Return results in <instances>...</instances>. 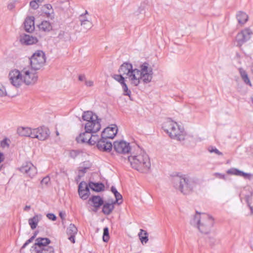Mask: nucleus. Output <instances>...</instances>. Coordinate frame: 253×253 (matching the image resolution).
Returning <instances> with one entry per match:
<instances>
[{"instance_id": "1", "label": "nucleus", "mask_w": 253, "mask_h": 253, "mask_svg": "<svg viewBox=\"0 0 253 253\" xmlns=\"http://www.w3.org/2000/svg\"><path fill=\"white\" fill-rule=\"evenodd\" d=\"M118 72L126 74V78L128 79L131 85L136 86L142 82L144 84L149 83L153 78V69L149 64L144 62L139 69H133L131 63H124L120 67Z\"/></svg>"}, {"instance_id": "2", "label": "nucleus", "mask_w": 253, "mask_h": 253, "mask_svg": "<svg viewBox=\"0 0 253 253\" xmlns=\"http://www.w3.org/2000/svg\"><path fill=\"white\" fill-rule=\"evenodd\" d=\"M214 223L213 217L205 212H199L196 211L191 224L198 228L202 234H209Z\"/></svg>"}, {"instance_id": "3", "label": "nucleus", "mask_w": 253, "mask_h": 253, "mask_svg": "<svg viewBox=\"0 0 253 253\" xmlns=\"http://www.w3.org/2000/svg\"><path fill=\"white\" fill-rule=\"evenodd\" d=\"M131 167L142 173L147 172L151 167V162L148 155L143 151L140 150L129 156L128 158Z\"/></svg>"}, {"instance_id": "4", "label": "nucleus", "mask_w": 253, "mask_h": 253, "mask_svg": "<svg viewBox=\"0 0 253 253\" xmlns=\"http://www.w3.org/2000/svg\"><path fill=\"white\" fill-rule=\"evenodd\" d=\"M163 128L171 138L179 141L185 139L186 132L183 127L180 126L176 122L168 119L163 124Z\"/></svg>"}, {"instance_id": "5", "label": "nucleus", "mask_w": 253, "mask_h": 253, "mask_svg": "<svg viewBox=\"0 0 253 253\" xmlns=\"http://www.w3.org/2000/svg\"><path fill=\"white\" fill-rule=\"evenodd\" d=\"M174 187L180 191L184 195L188 194L190 192L189 179L185 175H177L172 178Z\"/></svg>"}, {"instance_id": "6", "label": "nucleus", "mask_w": 253, "mask_h": 253, "mask_svg": "<svg viewBox=\"0 0 253 253\" xmlns=\"http://www.w3.org/2000/svg\"><path fill=\"white\" fill-rule=\"evenodd\" d=\"M32 69L35 71L40 70L45 62L44 53L41 50H38L30 58Z\"/></svg>"}, {"instance_id": "7", "label": "nucleus", "mask_w": 253, "mask_h": 253, "mask_svg": "<svg viewBox=\"0 0 253 253\" xmlns=\"http://www.w3.org/2000/svg\"><path fill=\"white\" fill-rule=\"evenodd\" d=\"M33 70L29 67H25L22 70L23 83L26 85L34 84L37 81L38 76Z\"/></svg>"}, {"instance_id": "8", "label": "nucleus", "mask_w": 253, "mask_h": 253, "mask_svg": "<svg viewBox=\"0 0 253 253\" xmlns=\"http://www.w3.org/2000/svg\"><path fill=\"white\" fill-rule=\"evenodd\" d=\"M8 79L10 84L16 87H20L23 84L22 70L17 69L11 70L8 74Z\"/></svg>"}, {"instance_id": "9", "label": "nucleus", "mask_w": 253, "mask_h": 253, "mask_svg": "<svg viewBox=\"0 0 253 253\" xmlns=\"http://www.w3.org/2000/svg\"><path fill=\"white\" fill-rule=\"evenodd\" d=\"M253 34L252 30L249 28H246L238 33L236 37L235 42L237 46H241L245 42L249 41Z\"/></svg>"}, {"instance_id": "10", "label": "nucleus", "mask_w": 253, "mask_h": 253, "mask_svg": "<svg viewBox=\"0 0 253 253\" xmlns=\"http://www.w3.org/2000/svg\"><path fill=\"white\" fill-rule=\"evenodd\" d=\"M50 134V131L45 126L39 127L33 129L32 138H37L39 140L43 141L46 139Z\"/></svg>"}, {"instance_id": "11", "label": "nucleus", "mask_w": 253, "mask_h": 253, "mask_svg": "<svg viewBox=\"0 0 253 253\" xmlns=\"http://www.w3.org/2000/svg\"><path fill=\"white\" fill-rule=\"evenodd\" d=\"M19 170L23 173L26 174L27 176L33 178L35 176L37 170L35 167L31 162H26L19 168Z\"/></svg>"}, {"instance_id": "12", "label": "nucleus", "mask_w": 253, "mask_h": 253, "mask_svg": "<svg viewBox=\"0 0 253 253\" xmlns=\"http://www.w3.org/2000/svg\"><path fill=\"white\" fill-rule=\"evenodd\" d=\"M50 240L47 238H38L36 239L34 245L32 246L31 251L32 253L41 250L45 247H49Z\"/></svg>"}, {"instance_id": "13", "label": "nucleus", "mask_w": 253, "mask_h": 253, "mask_svg": "<svg viewBox=\"0 0 253 253\" xmlns=\"http://www.w3.org/2000/svg\"><path fill=\"white\" fill-rule=\"evenodd\" d=\"M100 121L101 120L98 118V120L94 119L88 121L85 125V130L90 133H96L101 128Z\"/></svg>"}, {"instance_id": "14", "label": "nucleus", "mask_w": 253, "mask_h": 253, "mask_svg": "<svg viewBox=\"0 0 253 253\" xmlns=\"http://www.w3.org/2000/svg\"><path fill=\"white\" fill-rule=\"evenodd\" d=\"M114 148L118 153L122 154L128 153L130 150L129 144L124 141L115 142Z\"/></svg>"}, {"instance_id": "15", "label": "nucleus", "mask_w": 253, "mask_h": 253, "mask_svg": "<svg viewBox=\"0 0 253 253\" xmlns=\"http://www.w3.org/2000/svg\"><path fill=\"white\" fill-rule=\"evenodd\" d=\"M112 143L108 141V139L103 138L101 136L99 141L97 144V147L99 150L104 152H109L112 148Z\"/></svg>"}, {"instance_id": "16", "label": "nucleus", "mask_w": 253, "mask_h": 253, "mask_svg": "<svg viewBox=\"0 0 253 253\" xmlns=\"http://www.w3.org/2000/svg\"><path fill=\"white\" fill-rule=\"evenodd\" d=\"M117 127L114 125L112 127H108L104 129L102 132L101 136L107 139H113L117 133Z\"/></svg>"}, {"instance_id": "17", "label": "nucleus", "mask_w": 253, "mask_h": 253, "mask_svg": "<svg viewBox=\"0 0 253 253\" xmlns=\"http://www.w3.org/2000/svg\"><path fill=\"white\" fill-rule=\"evenodd\" d=\"M89 202L91 203V205L94 207L93 211L96 212L98 209L103 205V199L99 196H93L89 199Z\"/></svg>"}, {"instance_id": "18", "label": "nucleus", "mask_w": 253, "mask_h": 253, "mask_svg": "<svg viewBox=\"0 0 253 253\" xmlns=\"http://www.w3.org/2000/svg\"><path fill=\"white\" fill-rule=\"evenodd\" d=\"M20 41L22 44L31 45L37 43L38 40L36 37L24 34L20 36Z\"/></svg>"}, {"instance_id": "19", "label": "nucleus", "mask_w": 253, "mask_h": 253, "mask_svg": "<svg viewBox=\"0 0 253 253\" xmlns=\"http://www.w3.org/2000/svg\"><path fill=\"white\" fill-rule=\"evenodd\" d=\"M17 133L22 136L30 137L32 138L33 129L29 127L20 126L18 127Z\"/></svg>"}, {"instance_id": "20", "label": "nucleus", "mask_w": 253, "mask_h": 253, "mask_svg": "<svg viewBox=\"0 0 253 253\" xmlns=\"http://www.w3.org/2000/svg\"><path fill=\"white\" fill-rule=\"evenodd\" d=\"M25 30L26 32L31 33L35 29L34 17L27 18L24 22Z\"/></svg>"}, {"instance_id": "21", "label": "nucleus", "mask_w": 253, "mask_h": 253, "mask_svg": "<svg viewBox=\"0 0 253 253\" xmlns=\"http://www.w3.org/2000/svg\"><path fill=\"white\" fill-rule=\"evenodd\" d=\"M90 132H87L85 130V132L81 133L76 137V140L79 143H87L89 144V140L90 137Z\"/></svg>"}, {"instance_id": "22", "label": "nucleus", "mask_w": 253, "mask_h": 253, "mask_svg": "<svg viewBox=\"0 0 253 253\" xmlns=\"http://www.w3.org/2000/svg\"><path fill=\"white\" fill-rule=\"evenodd\" d=\"M42 215L40 214H37L28 220V223L32 229H35L37 225L38 222L42 219Z\"/></svg>"}, {"instance_id": "23", "label": "nucleus", "mask_w": 253, "mask_h": 253, "mask_svg": "<svg viewBox=\"0 0 253 253\" xmlns=\"http://www.w3.org/2000/svg\"><path fill=\"white\" fill-rule=\"evenodd\" d=\"M44 16L51 19L54 18V12L52 6L49 4L44 5L42 7Z\"/></svg>"}, {"instance_id": "24", "label": "nucleus", "mask_w": 253, "mask_h": 253, "mask_svg": "<svg viewBox=\"0 0 253 253\" xmlns=\"http://www.w3.org/2000/svg\"><path fill=\"white\" fill-rule=\"evenodd\" d=\"M114 204L113 202L111 203H105L103 205L102 212L106 215L110 214L114 209Z\"/></svg>"}, {"instance_id": "25", "label": "nucleus", "mask_w": 253, "mask_h": 253, "mask_svg": "<svg viewBox=\"0 0 253 253\" xmlns=\"http://www.w3.org/2000/svg\"><path fill=\"white\" fill-rule=\"evenodd\" d=\"M98 116L93 114L91 111L84 112L82 116V119L87 122L93 120L94 119L98 120Z\"/></svg>"}, {"instance_id": "26", "label": "nucleus", "mask_w": 253, "mask_h": 253, "mask_svg": "<svg viewBox=\"0 0 253 253\" xmlns=\"http://www.w3.org/2000/svg\"><path fill=\"white\" fill-rule=\"evenodd\" d=\"M88 186L93 191L96 192L103 191L104 188V185L102 183H94L93 182H90Z\"/></svg>"}, {"instance_id": "27", "label": "nucleus", "mask_w": 253, "mask_h": 253, "mask_svg": "<svg viewBox=\"0 0 253 253\" xmlns=\"http://www.w3.org/2000/svg\"><path fill=\"white\" fill-rule=\"evenodd\" d=\"M238 23L240 24H244L248 20V15L243 12L239 11L236 15Z\"/></svg>"}, {"instance_id": "28", "label": "nucleus", "mask_w": 253, "mask_h": 253, "mask_svg": "<svg viewBox=\"0 0 253 253\" xmlns=\"http://www.w3.org/2000/svg\"><path fill=\"white\" fill-rule=\"evenodd\" d=\"M57 38L61 41L66 42L71 39L70 34L64 31H60Z\"/></svg>"}, {"instance_id": "29", "label": "nucleus", "mask_w": 253, "mask_h": 253, "mask_svg": "<svg viewBox=\"0 0 253 253\" xmlns=\"http://www.w3.org/2000/svg\"><path fill=\"white\" fill-rule=\"evenodd\" d=\"M89 188L88 185H87L86 183L84 181H82L79 185V188H78V192L79 194L83 200H86V197L85 194H83L82 193V190H84V189L88 188Z\"/></svg>"}, {"instance_id": "30", "label": "nucleus", "mask_w": 253, "mask_h": 253, "mask_svg": "<svg viewBox=\"0 0 253 253\" xmlns=\"http://www.w3.org/2000/svg\"><path fill=\"white\" fill-rule=\"evenodd\" d=\"M239 71L240 74V76L242 79V80L244 81L245 83H246L247 84L249 85L250 86H252V84L250 82V80L248 77V75L246 72L243 68H240L239 69Z\"/></svg>"}, {"instance_id": "31", "label": "nucleus", "mask_w": 253, "mask_h": 253, "mask_svg": "<svg viewBox=\"0 0 253 253\" xmlns=\"http://www.w3.org/2000/svg\"><path fill=\"white\" fill-rule=\"evenodd\" d=\"M39 28L40 30L45 32L49 31L52 27L50 23L48 21H43L39 25Z\"/></svg>"}, {"instance_id": "32", "label": "nucleus", "mask_w": 253, "mask_h": 253, "mask_svg": "<svg viewBox=\"0 0 253 253\" xmlns=\"http://www.w3.org/2000/svg\"><path fill=\"white\" fill-rule=\"evenodd\" d=\"M140 240L142 244L146 243L148 241L147 232L143 230L140 229V231L138 234Z\"/></svg>"}, {"instance_id": "33", "label": "nucleus", "mask_w": 253, "mask_h": 253, "mask_svg": "<svg viewBox=\"0 0 253 253\" xmlns=\"http://www.w3.org/2000/svg\"><path fill=\"white\" fill-rule=\"evenodd\" d=\"M94 134L95 133L90 134V137L88 139L89 145H93L96 143L97 144L98 141H99L100 139L98 135Z\"/></svg>"}, {"instance_id": "34", "label": "nucleus", "mask_w": 253, "mask_h": 253, "mask_svg": "<svg viewBox=\"0 0 253 253\" xmlns=\"http://www.w3.org/2000/svg\"><path fill=\"white\" fill-rule=\"evenodd\" d=\"M77 232V228L73 224H70L67 229V233L68 235H76Z\"/></svg>"}, {"instance_id": "35", "label": "nucleus", "mask_w": 253, "mask_h": 253, "mask_svg": "<svg viewBox=\"0 0 253 253\" xmlns=\"http://www.w3.org/2000/svg\"><path fill=\"white\" fill-rule=\"evenodd\" d=\"M121 85L123 90V94L124 95L128 96L129 99L132 100V99L131 98V91L129 89H128L127 85L126 84L125 82L123 83Z\"/></svg>"}, {"instance_id": "36", "label": "nucleus", "mask_w": 253, "mask_h": 253, "mask_svg": "<svg viewBox=\"0 0 253 253\" xmlns=\"http://www.w3.org/2000/svg\"><path fill=\"white\" fill-rule=\"evenodd\" d=\"M120 73L119 75H114L113 76V78L119 83H120L121 84L124 82H125V77H123V76H126V74H123L120 72H119Z\"/></svg>"}, {"instance_id": "37", "label": "nucleus", "mask_w": 253, "mask_h": 253, "mask_svg": "<svg viewBox=\"0 0 253 253\" xmlns=\"http://www.w3.org/2000/svg\"><path fill=\"white\" fill-rule=\"evenodd\" d=\"M109 239V229L106 227L103 229V240L105 242H107Z\"/></svg>"}, {"instance_id": "38", "label": "nucleus", "mask_w": 253, "mask_h": 253, "mask_svg": "<svg viewBox=\"0 0 253 253\" xmlns=\"http://www.w3.org/2000/svg\"><path fill=\"white\" fill-rule=\"evenodd\" d=\"M241 171L235 168H231L227 171V173L229 174L240 176Z\"/></svg>"}, {"instance_id": "39", "label": "nucleus", "mask_w": 253, "mask_h": 253, "mask_svg": "<svg viewBox=\"0 0 253 253\" xmlns=\"http://www.w3.org/2000/svg\"><path fill=\"white\" fill-rule=\"evenodd\" d=\"M81 24L86 29H90L92 26L91 22L88 20H87L85 21H83L82 23Z\"/></svg>"}, {"instance_id": "40", "label": "nucleus", "mask_w": 253, "mask_h": 253, "mask_svg": "<svg viewBox=\"0 0 253 253\" xmlns=\"http://www.w3.org/2000/svg\"><path fill=\"white\" fill-rule=\"evenodd\" d=\"M208 150L210 153H215L218 155H222V153L214 147L210 146Z\"/></svg>"}, {"instance_id": "41", "label": "nucleus", "mask_w": 253, "mask_h": 253, "mask_svg": "<svg viewBox=\"0 0 253 253\" xmlns=\"http://www.w3.org/2000/svg\"><path fill=\"white\" fill-rule=\"evenodd\" d=\"M115 197L116 198V200L114 202H113L114 203L116 204L117 203L119 205L121 204L122 201L119 202L120 200H122V196L120 194V193L117 192L116 193L114 194Z\"/></svg>"}, {"instance_id": "42", "label": "nucleus", "mask_w": 253, "mask_h": 253, "mask_svg": "<svg viewBox=\"0 0 253 253\" xmlns=\"http://www.w3.org/2000/svg\"><path fill=\"white\" fill-rule=\"evenodd\" d=\"M240 176H243L244 178L251 179L253 177V174L249 173H246L242 171H241Z\"/></svg>"}, {"instance_id": "43", "label": "nucleus", "mask_w": 253, "mask_h": 253, "mask_svg": "<svg viewBox=\"0 0 253 253\" xmlns=\"http://www.w3.org/2000/svg\"><path fill=\"white\" fill-rule=\"evenodd\" d=\"M79 154V151L78 150H71L70 152L69 156L70 157L75 159Z\"/></svg>"}, {"instance_id": "44", "label": "nucleus", "mask_w": 253, "mask_h": 253, "mask_svg": "<svg viewBox=\"0 0 253 253\" xmlns=\"http://www.w3.org/2000/svg\"><path fill=\"white\" fill-rule=\"evenodd\" d=\"M30 5L34 9H37L39 6V5L34 0L30 2Z\"/></svg>"}, {"instance_id": "45", "label": "nucleus", "mask_w": 253, "mask_h": 253, "mask_svg": "<svg viewBox=\"0 0 253 253\" xmlns=\"http://www.w3.org/2000/svg\"><path fill=\"white\" fill-rule=\"evenodd\" d=\"M50 181V178L48 176L44 177L41 181L42 185H47Z\"/></svg>"}, {"instance_id": "46", "label": "nucleus", "mask_w": 253, "mask_h": 253, "mask_svg": "<svg viewBox=\"0 0 253 253\" xmlns=\"http://www.w3.org/2000/svg\"><path fill=\"white\" fill-rule=\"evenodd\" d=\"M8 95L5 88L3 86L0 87V96L2 97L4 96Z\"/></svg>"}, {"instance_id": "47", "label": "nucleus", "mask_w": 253, "mask_h": 253, "mask_svg": "<svg viewBox=\"0 0 253 253\" xmlns=\"http://www.w3.org/2000/svg\"><path fill=\"white\" fill-rule=\"evenodd\" d=\"M35 239L34 236H32L29 239H28L23 245L22 248H25L28 245L33 242L34 239Z\"/></svg>"}, {"instance_id": "48", "label": "nucleus", "mask_w": 253, "mask_h": 253, "mask_svg": "<svg viewBox=\"0 0 253 253\" xmlns=\"http://www.w3.org/2000/svg\"><path fill=\"white\" fill-rule=\"evenodd\" d=\"M46 216L49 219L52 221H55L56 219V216L53 213H48L47 214Z\"/></svg>"}, {"instance_id": "49", "label": "nucleus", "mask_w": 253, "mask_h": 253, "mask_svg": "<svg viewBox=\"0 0 253 253\" xmlns=\"http://www.w3.org/2000/svg\"><path fill=\"white\" fill-rule=\"evenodd\" d=\"M214 175H215L216 177L220 178V179H225V175L223 174H222V173L216 172L214 174Z\"/></svg>"}, {"instance_id": "50", "label": "nucleus", "mask_w": 253, "mask_h": 253, "mask_svg": "<svg viewBox=\"0 0 253 253\" xmlns=\"http://www.w3.org/2000/svg\"><path fill=\"white\" fill-rule=\"evenodd\" d=\"M8 140L7 139H3L1 142V146L2 147H8L9 144L7 142Z\"/></svg>"}, {"instance_id": "51", "label": "nucleus", "mask_w": 253, "mask_h": 253, "mask_svg": "<svg viewBox=\"0 0 253 253\" xmlns=\"http://www.w3.org/2000/svg\"><path fill=\"white\" fill-rule=\"evenodd\" d=\"M249 200H250V197L248 196H247L246 197V202L248 205V206L249 207L251 211V213L253 214V207L251 206V204L250 203H249Z\"/></svg>"}, {"instance_id": "52", "label": "nucleus", "mask_w": 253, "mask_h": 253, "mask_svg": "<svg viewBox=\"0 0 253 253\" xmlns=\"http://www.w3.org/2000/svg\"><path fill=\"white\" fill-rule=\"evenodd\" d=\"M82 193L84 194H85L86 197V199L88 198L89 193V189L88 188L84 189V190H82Z\"/></svg>"}, {"instance_id": "53", "label": "nucleus", "mask_w": 253, "mask_h": 253, "mask_svg": "<svg viewBox=\"0 0 253 253\" xmlns=\"http://www.w3.org/2000/svg\"><path fill=\"white\" fill-rule=\"evenodd\" d=\"M79 19H80V21L81 22V24L82 23L83 21H85L87 20H88L87 19V18L86 17V16H84V14H81L80 16Z\"/></svg>"}, {"instance_id": "54", "label": "nucleus", "mask_w": 253, "mask_h": 253, "mask_svg": "<svg viewBox=\"0 0 253 253\" xmlns=\"http://www.w3.org/2000/svg\"><path fill=\"white\" fill-rule=\"evenodd\" d=\"M93 84V82L91 80H88L87 82H86V86L87 87H91Z\"/></svg>"}, {"instance_id": "55", "label": "nucleus", "mask_w": 253, "mask_h": 253, "mask_svg": "<svg viewBox=\"0 0 253 253\" xmlns=\"http://www.w3.org/2000/svg\"><path fill=\"white\" fill-rule=\"evenodd\" d=\"M79 80L81 82H83L84 81H85L86 78L84 75H80L79 76Z\"/></svg>"}, {"instance_id": "56", "label": "nucleus", "mask_w": 253, "mask_h": 253, "mask_svg": "<svg viewBox=\"0 0 253 253\" xmlns=\"http://www.w3.org/2000/svg\"><path fill=\"white\" fill-rule=\"evenodd\" d=\"M69 237L68 238V239L73 243H75V235H69Z\"/></svg>"}, {"instance_id": "57", "label": "nucleus", "mask_w": 253, "mask_h": 253, "mask_svg": "<svg viewBox=\"0 0 253 253\" xmlns=\"http://www.w3.org/2000/svg\"><path fill=\"white\" fill-rule=\"evenodd\" d=\"M209 240L211 244L213 245L216 242V240L214 238L210 237Z\"/></svg>"}, {"instance_id": "58", "label": "nucleus", "mask_w": 253, "mask_h": 253, "mask_svg": "<svg viewBox=\"0 0 253 253\" xmlns=\"http://www.w3.org/2000/svg\"><path fill=\"white\" fill-rule=\"evenodd\" d=\"M111 190L112 192V193H113L114 194L115 193L116 194V193L118 192V191L117 190L116 188L115 187H114V186H112L111 187Z\"/></svg>"}, {"instance_id": "59", "label": "nucleus", "mask_w": 253, "mask_h": 253, "mask_svg": "<svg viewBox=\"0 0 253 253\" xmlns=\"http://www.w3.org/2000/svg\"><path fill=\"white\" fill-rule=\"evenodd\" d=\"M4 159L3 154L0 152V163L2 162Z\"/></svg>"}, {"instance_id": "60", "label": "nucleus", "mask_w": 253, "mask_h": 253, "mask_svg": "<svg viewBox=\"0 0 253 253\" xmlns=\"http://www.w3.org/2000/svg\"><path fill=\"white\" fill-rule=\"evenodd\" d=\"M87 169V168H84V169H80V172H82L83 173H84L86 172Z\"/></svg>"}, {"instance_id": "61", "label": "nucleus", "mask_w": 253, "mask_h": 253, "mask_svg": "<svg viewBox=\"0 0 253 253\" xmlns=\"http://www.w3.org/2000/svg\"><path fill=\"white\" fill-rule=\"evenodd\" d=\"M31 208V207L30 206H26L24 208V211H28L29 210H30Z\"/></svg>"}, {"instance_id": "62", "label": "nucleus", "mask_w": 253, "mask_h": 253, "mask_svg": "<svg viewBox=\"0 0 253 253\" xmlns=\"http://www.w3.org/2000/svg\"><path fill=\"white\" fill-rule=\"evenodd\" d=\"M251 71H252V73L253 74V64L252 65V66H251Z\"/></svg>"}, {"instance_id": "63", "label": "nucleus", "mask_w": 253, "mask_h": 253, "mask_svg": "<svg viewBox=\"0 0 253 253\" xmlns=\"http://www.w3.org/2000/svg\"><path fill=\"white\" fill-rule=\"evenodd\" d=\"M37 233L36 232L34 234V235H33V236H34V237H35V238H36V236H37Z\"/></svg>"}, {"instance_id": "64", "label": "nucleus", "mask_w": 253, "mask_h": 253, "mask_svg": "<svg viewBox=\"0 0 253 253\" xmlns=\"http://www.w3.org/2000/svg\"><path fill=\"white\" fill-rule=\"evenodd\" d=\"M84 14V16H85L86 14H88V12L87 10H85V13Z\"/></svg>"}]
</instances>
